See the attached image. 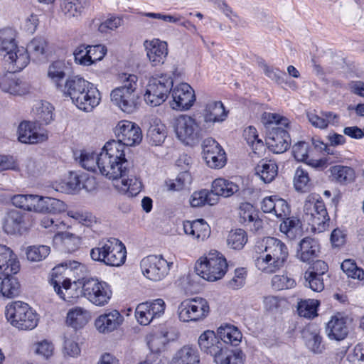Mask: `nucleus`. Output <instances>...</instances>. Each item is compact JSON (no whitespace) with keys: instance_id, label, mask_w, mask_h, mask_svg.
<instances>
[{"instance_id":"nucleus-1","label":"nucleus","mask_w":364,"mask_h":364,"mask_svg":"<svg viewBox=\"0 0 364 364\" xmlns=\"http://www.w3.org/2000/svg\"><path fill=\"white\" fill-rule=\"evenodd\" d=\"M98 169L109 179H121L122 191L131 196H136L141 191V183L134 176L119 142L112 140L105 144L98 154Z\"/></svg>"},{"instance_id":"nucleus-2","label":"nucleus","mask_w":364,"mask_h":364,"mask_svg":"<svg viewBox=\"0 0 364 364\" xmlns=\"http://www.w3.org/2000/svg\"><path fill=\"white\" fill-rule=\"evenodd\" d=\"M48 42L43 37L34 38L26 48L18 47L14 38L10 36L2 38L0 46L1 55L6 63L9 65L11 73L21 71L29 62V58L33 60H44L46 58Z\"/></svg>"},{"instance_id":"nucleus-3","label":"nucleus","mask_w":364,"mask_h":364,"mask_svg":"<svg viewBox=\"0 0 364 364\" xmlns=\"http://www.w3.org/2000/svg\"><path fill=\"white\" fill-rule=\"evenodd\" d=\"M87 269L86 266L77 261L66 260L53 269L52 284L55 291L65 301H70L73 298L71 294L72 282L75 286L83 285L87 277Z\"/></svg>"},{"instance_id":"nucleus-4","label":"nucleus","mask_w":364,"mask_h":364,"mask_svg":"<svg viewBox=\"0 0 364 364\" xmlns=\"http://www.w3.org/2000/svg\"><path fill=\"white\" fill-rule=\"evenodd\" d=\"M262 122L267 129V143L275 154L286 151L291 144L290 136L284 129L289 126V119L276 113L264 112Z\"/></svg>"},{"instance_id":"nucleus-5","label":"nucleus","mask_w":364,"mask_h":364,"mask_svg":"<svg viewBox=\"0 0 364 364\" xmlns=\"http://www.w3.org/2000/svg\"><path fill=\"white\" fill-rule=\"evenodd\" d=\"M264 250L255 260V266L267 274L281 269L287 259L289 253L286 245L275 237H267L263 240Z\"/></svg>"},{"instance_id":"nucleus-6","label":"nucleus","mask_w":364,"mask_h":364,"mask_svg":"<svg viewBox=\"0 0 364 364\" xmlns=\"http://www.w3.org/2000/svg\"><path fill=\"white\" fill-rule=\"evenodd\" d=\"M127 251L123 243L116 238H109L99 246L92 248L90 257L94 261L104 263L108 266L119 267L126 259Z\"/></svg>"},{"instance_id":"nucleus-7","label":"nucleus","mask_w":364,"mask_h":364,"mask_svg":"<svg viewBox=\"0 0 364 364\" xmlns=\"http://www.w3.org/2000/svg\"><path fill=\"white\" fill-rule=\"evenodd\" d=\"M227 268L225 258L219 252L212 250L206 257L196 262L194 269L196 274L201 278L214 282L224 277Z\"/></svg>"},{"instance_id":"nucleus-8","label":"nucleus","mask_w":364,"mask_h":364,"mask_svg":"<svg viewBox=\"0 0 364 364\" xmlns=\"http://www.w3.org/2000/svg\"><path fill=\"white\" fill-rule=\"evenodd\" d=\"M304 220L318 232H323L329 225V216L326 205L318 196L310 195L304 205Z\"/></svg>"},{"instance_id":"nucleus-9","label":"nucleus","mask_w":364,"mask_h":364,"mask_svg":"<svg viewBox=\"0 0 364 364\" xmlns=\"http://www.w3.org/2000/svg\"><path fill=\"white\" fill-rule=\"evenodd\" d=\"M124 85L111 92V100L123 112L132 113L136 109V87L137 77L135 75L124 73L121 77Z\"/></svg>"},{"instance_id":"nucleus-10","label":"nucleus","mask_w":364,"mask_h":364,"mask_svg":"<svg viewBox=\"0 0 364 364\" xmlns=\"http://www.w3.org/2000/svg\"><path fill=\"white\" fill-rule=\"evenodd\" d=\"M173 86V78L168 74L151 77L144 94L145 102L151 107L161 105L167 99Z\"/></svg>"},{"instance_id":"nucleus-11","label":"nucleus","mask_w":364,"mask_h":364,"mask_svg":"<svg viewBox=\"0 0 364 364\" xmlns=\"http://www.w3.org/2000/svg\"><path fill=\"white\" fill-rule=\"evenodd\" d=\"M5 314L11 324L20 330H31L37 326V316L26 303L18 301L8 305Z\"/></svg>"},{"instance_id":"nucleus-12","label":"nucleus","mask_w":364,"mask_h":364,"mask_svg":"<svg viewBox=\"0 0 364 364\" xmlns=\"http://www.w3.org/2000/svg\"><path fill=\"white\" fill-rule=\"evenodd\" d=\"M82 293L89 301L97 306L107 304L112 294L107 282L93 277L85 280Z\"/></svg>"},{"instance_id":"nucleus-13","label":"nucleus","mask_w":364,"mask_h":364,"mask_svg":"<svg viewBox=\"0 0 364 364\" xmlns=\"http://www.w3.org/2000/svg\"><path fill=\"white\" fill-rule=\"evenodd\" d=\"M210 312L208 301L203 298L186 299L178 308V318L181 321H197L205 318Z\"/></svg>"},{"instance_id":"nucleus-14","label":"nucleus","mask_w":364,"mask_h":364,"mask_svg":"<svg viewBox=\"0 0 364 364\" xmlns=\"http://www.w3.org/2000/svg\"><path fill=\"white\" fill-rule=\"evenodd\" d=\"M172 262H167L162 256L149 255L141 261L143 274L149 279L161 281L168 274Z\"/></svg>"},{"instance_id":"nucleus-15","label":"nucleus","mask_w":364,"mask_h":364,"mask_svg":"<svg viewBox=\"0 0 364 364\" xmlns=\"http://www.w3.org/2000/svg\"><path fill=\"white\" fill-rule=\"evenodd\" d=\"M114 134L117 140L124 151L125 146H132L140 144L142 140V132L140 127L135 123L123 120L120 121L114 129Z\"/></svg>"},{"instance_id":"nucleus-16","label":"nucleus","mask_w":364,"mask_h":364,"mask_svg":"<svg viewBox=\"0 0 364 364\" xmlns=\"http://www.w3.org/2000/svg\"><path fill=\"white\" fill-rule=\"evenodd\" d=\"M173 127L178 139L187 144L199 137V125L194 118L188 115L183 114L177 117Z\"/></svg>"},{"instance_id":"nucleus-17","label":"nucleus","mask_w":364,"mask_h":364,"mask_svg":"<svg viewBox=\"0 0 364 364\" xmlns=\"http://www.w3.org/2000/svg\"><path fill=\"white\" fill-rule=\"evenodd\" d=\"M173 101L171 106L173 109H189L196 101L193 89L187 83H181L172 90Z\"/></svg>"},{"instance_id":"nucleus-18","label":"nucleus","mask_w":364,"mask_h":364,"mask_svg":"<svg viewBox=\"0 0 364 364\" xmlns=\"http://www.w3.org/2000/svg\"><path fill=\"white\" fill-rule=\"evenodd\" d=\"M165 303L158 299L153 302L139 304L135 311L138 322L141 325H148L154 318L159 317L164 313Z\"/></svg>"},{"instance_id":"nucleus-19","label":"nucleus","mask_w":364,"mask_h":364,"mask_svg":"<svg viewBox=\"0 0 364 364\" xmlns=\"http://www.w3.org/2000/svg\"><path fill=\"white\" fill-rule=\"evenodd\" d=\"M198 343L202 352L211 355L213 360L225 346L213 331L207 330L198 338Z\"/></svg>"},{"instance_id":"nucleus-20","label":"nucleus","mask_w":364,"mask_h":364,"mask_svg":"<svg viewBox=\"0 0 364 364\" xmlns=\"http://www.w3.org/2000/svg\"><path fill=\"white\" fill-rule=\"evenodd\" d=\"M18 134L19 141L24 144H38L48 139V135L45 132L37 129L36 123L27 121L19 124Z\"/></svg>"},{"instance_id":"nucleus-21","label":"nucleus","mask_w":364,"mask_h":364,"mask_svg":"<svg viewBox=\"0 0 364 364\" xmlns=\"http://www.w3.org/2000/svg\"><path fill=\"white\" fill-rule=\"evenodd\" d=\"M26 214L18 210H9L4 218L3 229L7 234H21L26 229Z\"/></svg>"},{"instance_id":"nucleus-22","label":"nucleus","mask_w":364,"mask_h":364,"mask_svg":"<svg viewBox=\"0 0 364 364\" xmlns=\"http://www.w3.org/2000/svg\"><path fill=\"white\" fill-rule=\"evenodd\" d=\"M144 46L146 55L153 66H156L164 63L168 54V46L164 41L154 39L151 41H146Z\"/></svg>"},{"instance_id":"nucleus-23","label":"nucleus","mask_w":364,"mask_h":364,"mask_svg":"<svg viewBox=\"0 0 364 364\" xmlns=\"http://www.w3.org/2000/svg\"><path fill=\"white\" fill-rule=\"evenodd\" d=\"M124 317L117 310L100 315L95 320L96 328L103 333H109L117 329L123 322Z\"/></svg>"},{"instance_id":"nucleus-24","label":"nucleus","mask_w":364,"mask_h":364,"mask_svg":"<svg viewBox=\"0 0 364 364\" xmlns=\"http://www.w3.org/2000/svg\"><path fill=\"white\" fill-rule=\"evenodd\" d=\"M100 100L99 90L91 83L88 86V89H86L79 96L77 101H73V102L78 109L89 112L100 104Z\"/></svg>"},{"instance_id":"nucleus-25","label":"nucleus","mask_w":364,"mask_h":364,"mask_svg":"<svg viewBox=\"0 0 364 364\" xmlns=\"http://www.w3.org/2000/svg\"><path fill=\"white\" fill-rule=\"evenodd\" d=\"M35 213H58L65 210V203L57 198L36 195L35 203Z\"/></svg>"},{"instance_id":"nucleus-26","label":"nucleus","mask_w":364,"mask_h":364,"mask_svg":"<svg viewBox=\"0 0 364 364\" xmlns=\"http://www.w3.org/2000/svg\"><path fill=\"white\" fill-rule=\"evenodd\" d=\"M91 83L79 76L68 77L65 84L62 86L60 91L66 96H69L72 101H77L79 96L88 89Z\"/></svg>"},{"instance_id":"nucleus-27","label":"nucleus","mask_w":364,"mask_h":364,"mask_svg":"<svg viewBox=\"0 0 364 364\" xmlns=\"http://www.w3.org/2000/svg\"><path fill=\"white\" fill-rule=\"evenodd\" d=\"M298 246L296 257L304 262H310L318 257L320 252L318 241L311 237L303 238Z\"/></svg>"},{"instance_id":"nucleus-28","label":"nucleus","mask_w":364,"mask_h":364,"mask_svg":"<svg viewBox=\"0 0 364 364\" xmlns=\"http://www.w3.org/2000/svg\"><path fill=\"white\" fill-rule=\"evenodd\" d=\"M20 269L19 262L10 248L0 245V271L1 274H16Z\"/></svg>"},{"instance_id":"nucleus-29","label":"nucleus","mask_w":364,"mask_h":364,"mask_svg":"<svg viewBox=\"0 0 364 364\" xmlns=\"http://www.w3.org/2000/svg\"><path fill=\"white\" fill-rule=\"evenodd\" d=\"M210 192L219 199V196L228 198L234 194L241 196L245 190L241 191L239 186L232 181L219 178L213 181Z\"/></svg>"},{"instance_id":"nucleus-30","label":"nucleus","mask_w":364,"mask_h":364,"mask_svg":"<svg viewBox=\"0 0 364 364\" xmlns=\"http://www.w3.org/2000/svg\"><path fill=\"white\" fill-rule=\"evenodd\" d=\"M183 230L186 234L191 235L198 242L205 240L210 235V228L203 219L184 222Z\"/></svg>"},{"instance_id":"nucleus-31","label":"nucleus","mask_w":364,"mask_h":364,"mask_svg":"<svg viewBox=\"0 0 364 364\" xmlns=\"http://www.w3.org/2000/svg\"><path fill=\"white\" fill-rule=\"evenodd\" d=\"M347 318L335 316L328 322L326 333L330 339L343 340L348 334Z\"/></svg>"},{"instance_id":"nucleus-32","label":"nucleus","mask_w":364,"mask_h":364,"mask_svg":"<svg viewBox=\"0 0 364 364\" xmlns=\"http://www.w3.org/2000/svg\"><path fill=\"white\" fill-rule=\"evenodd\" d=\"M200 355L196 347L186 345L174 354L169 364H199Z\"/></svg>"},{"instance_id":"nucleus-33","label":"nucleus","mask_w":364,"mask_h":364,"mask_svg":"<svg viewBox=\"0 0 364 364\" xmlns=\"http://www.w3.org/2000/svg\"><path fill=\"white\" fill-rule=\"evenodd\" d=\"M228 112L220 101L208 103L203 112L204 121L207 123L222 122L225 120Z\"/></svg>"},{"instance_id":"nucleus-34","label":"nucleus","mask_w":364,"mask_h":364,"mask_svg":"<svg viewBox=\"0 0 364 364\" xmlns=\"http://www.w3.org/2000/svg\"><path fill=\"white\" fill-rule=\"evenodd\" d=\"M245 360L246 355L240 349H231L225 346L214 362L216 364H245Z\"/></svg>"},{"instance_id":"nucleus-35","label":"nucleus","mask_w":364,"mask_h":364,"mask_svg":"<svg viewBox=\"0 0 364 364\" xmlns=\"http://www.w3.org/2000/svg\"><path fill=\"white\" fill-rule=\"evenodd\" d=\"M280 231L289 240H296L302 236L303 228L301 220L296 217H287L282 220Z\"/></svg>"},{"instance_id":"nucleus-36","label":"nucleus","mask_w":364,"mask_h":364,"mask_svg":"<svg viewBox=\"0 0 364 364\" xmlns=\"http://www.w3.org/2000/svg\"><path fill=\"white\" fill-rule=\"evenodd\" d=\"M14 274H8L0 277V296L6 298L17 296L20 292V284L18 279L13 276Z\"/></svg>"},{"instance_id":"nucleus-37","label":"nucleus","mask_w":364,"mask_h":364,"mask_svg":"<svg viewBox=\"0 0 364 364\" xmlns=\"http://www.w3.org/2000/svg\"><path fill=\"white\" fill-rule=\"evenodd\" d=\"M256 174L266 183L272 182L277 176L278 166L274 161L262 159L255 167Z\"/></svg>"},{"instance_id":"nucleus-38","label":"nucleus","mask_w":364,"mask_h":364,"mask_svg":"<svg viewBox=\"0 0 364 364\" xmlns=\"http://www.w3.org/2000/svg\"><path fill=\"white\" fill-rule=\"evenodd\" d=\"M218 334L224 345L230 343L236 346L242 339V333L238 328L230 324L220 326L218 328Z\"/></svg>"},{"instance_id":"nucleus-39","label":"nucleus","mask_w":364,"mask_h":364,"mask_svg":"<svg viewBox=\"0 0 364 364\" xmlns=\"http://www.w3.org/2000/svg\"><path fill=\"white\" fill-rule=\"evenodd\" d=\"M89 312L80 307L69 311L67 315V323L75 329L83 327L89 321Z\"/></svg>"},{"instance_id":"nucleus-40","label":"nucleus","mask_w":364,"mask_h":364,"mask_svg":"<svg viewBox=\"0 0 364 364\" xmlns=\"http://www.w3.org/2000/svg\"><path fill=\"white\" fill-rule=\"evenodd\" d=\"M218 202L217 196L206 189L194 192L190 199V204L193 208L201 207L206 204L213 205Z\"/></svg>"},{"instance_id":"nucleus-41","label":"nucleus","mask_w":364,"mask_h":364,"mask_svg":"<svg viewBox=\"0 0 364 364\" xmlns=\"http://www.w3.org/2000/svg\"><path fill=\"white\" fill-rule=\"evenodd\" d=\"M65 65L64 62L60 60L53 62L48 68V76L55 83L58 90L62 89L63 85L60 82L65 78Z\"/></svg>"},{"instance_id":"nucleus-42","label":"nucleus","mask_w":364,"mask_h":364,"mask_svg":"<svg viewBox=\"0 0 364 364\" xmlns=\"http://www.w3.org/2000/svg\"><path fill=\"white\" fill-rule=\"evenodd\" d=\"M0 88L5 92L21 95L23 93L19 80L11 75H3L0 77Z\"/></svg>"},{"instance_id":"nucleus-43","label":"nucleus","mask_w":364,"mask_h":364,"mask_svg":"<svg viewBox=\"0 0 364 364\" xmlns=\"http://www.w3.org/2000/svg\"><path fill=\"white\" fill-rule=\"evenodd\" d=\"M90 179L85 174H78L76 172H70L68 181L65 183V191L68 192L77 191L81 188L87 189V182Z\"/></svg>"},{"instance_id":"nucleus-44","label":"nucleus","mask_w":364,"mask_h":364,"mask_svg":"<svg viewBox=\"0 0 364 364\" xmlns=\"http://www.w3.org/2000/svg\"><path fill=\"white\" fill-rule=\"evenodd\" d=\"M82 1L85 4V0H60V9L69 17L78 16L84 9Z\"/></svg>"},{"instance_id":"nucleus-45","label":"nucleus","mask_w":364,"mask_h":364,"mask_svg":"<svg viewBox=\"0 0 364 364\" xmlns=\"http://www.w3.org/2000/svg\"><path fill=\"white\" fill-rule=\"evenodd\" d=\"M146 136L152 145H160L166 136L165 126L163 124H151L147 130Z\"/></svg>"},{"instance_id":"nucleus-46","label":"nucleus","mask_w":364,"mask_h":364,"mask_svg":"<svg viewBox=\"0 0 364 364\" xmlns=\"http://www.w3.org/2000/svg\"><path fill=\"white\" fill-rule=\"evenodd\" d=\"M36 195H15L11 198L12 204L24 210L34 212Z\"/></svg>"},{"instance_id":"nucleus-47","label":"nucleus","mask_w":364,"mask_h":364,"mask_svg":"<svg viewBox=\"0 0 364 364\" xmlns=\"http://www.w3.org/2000/svg\"><path fill=\"white\" fill-rule=\"evenodd\" d=\"M294 186L296 191L307 192L311 186L308 171L304 167H299L294 177Z\"/></svg>"},{"instance_id":"nucleus-48","label":"nucleus","mask_w":364,"mask_h":364,"mask_svg":"<svg viewBox=\"0 0 364 364\" xmlns=\"http://www.w3.org/2000/svg\"><path fill=\"white\" fill-rule=\"evenodd\" d=\"M192 182V177L188 171L181 172L175 181H166L168 190L178 191L186 188Z\"/></svg>"},{"instance_id":"nucleus-49","label":"nucleus","mask_w":364,"mask_h":364,"mask_svg":"<svg viewBox=\"0 0 364 364\" xmlns=\"http://www.w3.org/2000/svg\"><path fill=\"white\" fill-rule=\"evenodd\" d=\"M331 173L340 183H349L355 178L354 170L348 166H335L331 168Z\"/></svg>"},{"instance_id":"nucleus-50","label":"nucleus","mask_w":364,"mask_h":364,"mask_svg":"<svg viewBox=\"0 0 364 364\" xmlns=\"http://www.w3.org/2000/svg\"><path fill=\"white\" fill-rule=\"evenodd\" d=\"M318 302L317 300L308 299L301 301L298 304V314L300 316L305 318H314L317 316V307Z\"/></svg>"},{"instance_id":"nucleus-51","label":"nucleus","mask_w":364,"mask_h":364,"mask_svg":"<svg viewBox=\"0 0 364 364\" xmlns=\"http://www.w3.org/2000/svg\"><path fill=\"white\" fill-rule=\"evenodd\" d=\"M247 241V236L245 230L237 229L229 233L227 242L228 245L232 249H242Z\"/></svg>"},{"instance_id":"nucleus-52","label":"nucleus","mask_w":364,"mask_h":364,"mask_svg":"<svg viewBox=\"0 0 364 364\" xmlns=\"http://www.w3.org/2000/svg\"><path fill=\"white\" fill-rule=\"evenodd\" d=\"M53 109L52 105L47 102L36 107V119L39 124H48L53 120Z\"/></svg>"},{"instance_id":"nucleus-53","label":"nucleus","mask_w":364,"mask_h":364,"mask_svg":"<svg viewBox=\"0 0 364 364\" xmlns=\"http://www.w3.org/2000/svg\"><path fill=\"white\" fill-rule=\"evenodd\" d=\"M80 163L85 169L95 172L98 168V154L82 151L80 154Z\"/></svg>"},{"instance_id":"nucleus-54","label":"nucleus","mask_w":364,"mask_h":364,"mask_svg":"<svg viewBox=\"0 0 364 364\" xmlns=\"http://www.w3.org/2000/svg\"><path fill=\"white\" fill-rule=\"evenodd\" d=\"M50 253V247L46 245L30 247L26 251L28 260L38 262L45 259Z\"/></svg>"},{"instance_id":"nucleus-55","label":"nucleus","mask_w":364,"mask_h":364,"mask_svg":"<svg viewBox=\"0 0 364 364\" xmlns=\"http://www.w3.org/2000/svg\"><path fill=\"white\" fill-rule=\"evenodd\" d=\"M240 222L251 226L253 218L257 216L254 207L250 203H242L239 208Z\"/></svg>"},{"instance_id":"nucleus-56","label":"nucleus","mask_w":364,"mask_h":364,"mask_svg":"<svg viewBox=\"0 0 364 364\" xmlns=\"http://www.w3.org/2000/svg\"><path fill=\"white\" fill-rule=\"evenodd\" d=\"M304 273L305 286L312 291L321 292L324 289L323 279L321 276Z\"/></svg>"},{"instance_id":"nucleus-57","label":"nucleus","mask_w":364,"mask_h":364,"mask_svg":"<svg viewBox=\"0 0 364 364\" xmlns=\"http://www.w3.org/2000/svg\"><path fill=\"white\" fill-rule=\"evenodd\" d=\"M272 285L276 290H282L294 287L295 281L287 275H274L272 279Z\"/></svg>"},{"instance_id":"nucleus-58","label":"nucleus","mask_w":364,"mask_h":364,"mask_svg":"<svg viewBox=\"0 0 364 364\" xmlns=\"http://www.w3.org/2000/svg\"><path fill=\"white\" fill-rule=\"evenodd\" d=\"M309 144L299 141L292 146L294 157L298 161H306L308 159Z\"/></svg>"},{"instance_id":"nucleus-59","label":"nucleus","mask_w":364,"mask_h":364,"mask_svg":"<svg viewBox=\"0 0 364 364\" xmlns=\"http://www.w3.org/2000/svg\"><path fill=\"white\" fill-rule=\"evenodd\" d=\"M88 46V55L90 58V65L93 63L101 60L107 53V48L105 46L99 44Z\"/></svg>"},{"instance_id":"nucleus-60","label":"nucleus","mask_w":364,"mask_h":364,"mask_svg":"<svg viewBox=\"0 0 364 364\" xmlns=\"http://www.w3.org/2000/svg\"><path fill=\"white\" fill-rule=\"evenodd\" d=\"M290 212V208L287 201L277 197L275 201V209L274 210V215L283 220L289 216Z\"/></svg>"},{"instance_id":"nucleus-61","label":"nucleus","mask_w":364,"mask_h":364,"mask_svg":"<svg viewBox=\"0 0 364 364\" xmlns=\"http://www.w3.org/2000/svg\"><path fill=\"white\" fill-rule=\"evenodd\" d=\"M75 60L76 63L83 65H90V58L88 55V46L85 45L79 46L74 51Z\"/></svg>"},{"instance_id":"nucleus-62","label":"nucleus","mask_w":364,"mask_h":364,"mask_svg":"<svg viewBox=\"0 0 364 364\" xmlns=\"http://www.w3.org/2000/svg\"><path fill=\"white\" fill-rule=\"evenodd\" d=\"M246 271L244 268L237 269L235 276L228 282V287L232 289H238L245 284Z\"/></svg>"},{"instance_id":"nucleus-63","label":"nucleus","mask_w":364,"mask_h":364,"mask_svg":"<svg viewBox=\"0 0 364 364\" xmlns=\"http://www.w3.org/2000/svg\"><path fill=\"white\" fill-rule=\"evenodd\" d=\"M122 21H123L120 17L112 16L100 23L98 30L101 33H107L109 31H113L120 26Z\"/></svg>"},{"instance_id":"nucleus-64","label":"nucleus","mask_w":364,"mask_h":364,"mask_svg":"<svg viewBox=\"0 0 364 364\" xmlns=\"http://www.w3.org/2000/svg\"><path fill=\"white\" fill-rule=\"evenodd\" d=\"M262 68H263L264 74L271 80H274L278 84H282L284 82V75L285 73L279 70L278 69L274 70L269 67L266 63H262Z\"/></svg>"}]
</instances>
